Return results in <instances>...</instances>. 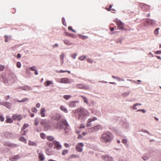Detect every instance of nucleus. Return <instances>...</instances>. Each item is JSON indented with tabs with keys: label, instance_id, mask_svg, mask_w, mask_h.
<instances>
[{
	"label": "nucleus",
	"instance_id": "c85d7f7f",
	"mask_svg": "<svg viewBox=\"0 0 161 161\" xmlns=\"http://www.w3.org/2000/svg\"><path fill=\"white\" fill-rule=\"evenodd\" d=\"M53 84V81L47 80L44 82V85L45 86H49L50 85H51V84Z\"/></svg>",
	"mask_w": 161,
	"mask_h": 161
},
{
	"label": "nucleus",
	"instance_id": "ea45409f",
	"mask_svg": "<svg viewBox=\"0 0 161 161\" xmlns=\"http://www.w3.org/2000/svg\"><path fill=\"white\" fill-rule=\"evenodd\" d=\"M19 140L22 142H24L25 143H26V139L23 137H21L19 138Z\"/></svg>",
	"mask_w": 161,
	"mask_h": 161
},
{
	"label": "nucleus",
	"instance_id": "dca6fc26",
	"mask_svg": "<svg viewBox=\"0 0 161 161\" xmlns=\"http://www.w3.org/2000/svg\"><path fill=\"white\" fill-rule=\"evenodd\" d=\"M78 103V101H71L69 103V106L71 108H74L76 106V104Z\"/></svg>",
	"mask_w": 161,
	"mask_h": 161
},
{
	"label": "nucleus",
	"instance_id": "de8ad7c7",
	"mask_svg": "<svg viewBox=\"0 0 161 161\" xmlns=\"http://www.w3.org/2000/svg\"><path fill=\"white\" fill-rule=\"evenodd\" d=\"M5 68V66L4 65L0 64V71H3Z\"/></svg>",
	"mask_w": 161,
	"mask_h": 161
},
{
	"label": "nucleus",
	"instance_id": "c9c22d12",
	"mask_svg": "<svg viewBox=\"0 0 161 161\" xmlns=\"http://www.w3.org/2000/svg\"><path fill=\"white\" fill-rule=\"evenodd\" d=\"M80 97H82L84 100V102L86 103H88V101L87 98L83 96H81Z\"/></svg>",
	"mask_w": 161,
	"mask_h": 161
},
{
	"label": "nucleus",
	"instance_id": "2f4dec72",
	"mask_svg": "<svg viewBox=\"0 0 161 161\" xmlns=\"http://www.w3.org/2000/svg\"><path fill=\"white\" fill-rule=\"evenodd\" d=\"M47 140H48L49 141H53V142L54 141V137L52 136H48L47 137Z\"/></svg>",
	"mask_w": 161,
	"mask_h": 161
},
{
	"label": "nucleus",
	"instance_id": "338daca9",
	"mask_svg": "<svg viewBox=\"0 0 161 161\" xmlns=\"http://www.w3.org/2000/svg\"><path fill=\"white\" fill-rule=\"evenodd\" d=\"M32 111L34 113H36L37 112V109L36 107H34L32 109Z\"/></svg>",
	"mask_w": 161,
	"mask_h": 161
},
{
	"label": "nucleus",
	"instance_id": "13d9d810",
	"mask_svg": "<svg viewBox=\"0 0 161 161\" xmlns=\"http://www.w3.org/2000/svg\"><path fill=\"white\" fill-rule=\"evenodd\" d=\"M45 135L43 133H42L40 134V137L42 138H43V139H44L45 137Z\"/></svg>",
	"mask_w": 161,
	"mask_h": 161
},
{
	"label": "nucleus",
	"instance_id": "6e6552de",
	"mask_svg": "<svg viewBox=\"0 0 161 161\" xmlns=\"http://www.w3.org/2000/svg\"><path fill=\"white\" fill-rule=\"evenodd\" d=\"M53 143L54 145V148L58 150H60L61 149L62 146L59 142L55 140L53 142Z\"/></svg>",
	"mask_w": 161,
	"mask_h": 161
},
{
	"label": "nucleus",
	"instance_id": "052dcab7",
	"mask_svg": "<svg viewBox=\"0 0 161 161\" xmlns=\"http://www.w3.org/2000/svg\"><path fill=\"white\" fill-rule=\"evenodd\" d=\"M122 143H124V144H126L127 143V141L126 139H123L122 140Z\"/></svg>",
	"mask_w": 161,
	"mask_h": 161
},
{
	"label": "nucleus",
	"instance_id": "72a5a7b5",
	"mask_svg": "<svg viewBox=\"0 0 161 161\" xmlns=\"http://www.w3.org/2000/svg\"><path fill=\"white\" fill-rule=\"evenodd\" d=\"M86 56L85 55H82L80 56L79 58L78 59L79 60H80L81 61H83L85 60V59L86 58Z\"/></svg>",
	"mask_w": 161,
	"mask_h": 161
},
{
	"label": "nucleus",
	"instance_id": "e2e57ef3",
	"mask_svg": "<svg viewBox=\"0 0 161 161\" xmlns=\"http://www.w3.org/2000/svg\"><path fill=\"white\" fill-rule=\"evenodd\" d=\"M112 77L114 79H117L119 81L120 79V78H119V77H117V76H112Z\"/></svg>",
	"mask_w": 161,
	"mask_h": 161
},
{
	"label": "nucleus",
	"instance_id": "3c124183",
	"mask_svg": "<svg viewBox=\"0 0 161 161\" xmlns=\"http://www.w3.org/2000/svg\"><path fill=\"white\" fill-rule=\"evenodd\" d=\"M66 35L68 36L69 37H71L72 38H75V36L74 35L72 34L66 33Z\"/></svg>",
	"mask_w": 161,
	"mask_h": 161
},
{
	"label": "nucleus",
	"instance_id": "f03ea898",
	"mask_svg": "<svg viewBox=\"0 0 161 161\" xmlns=\"http://www.w3.org/2000/svg\"><path fill=\"white\" fill-rule=\"evenodd\" d=\"M68 124L66 119H60L57 124L56 128L59 130L64 129L66 130L68 129Z\"/></svg>",
	"mask_w": 161,
	"mask_h": 161
},
{
	"label": "nucleus",
	"instance_id": "cd10ccee",
	"mask_svg": "<svg viewBox=\"0 0 161 161\" xmlns=\"http://www.w3.org/2000/svg\"><path fill=\"white\" fill-rule=\"evenodd\" d=\"M60 109L65 113H67L68 111L67 109L64 106L61 105L60 107Z\"/></svg>",
	"mask_w": 161,
	"mask_h": 161
},
{
	"label": "nucleus",
	"instance_id": "4468645a",
	"mask_svg": "<svg viewBox=\"0 0 161 161\" xmlns=\"http://www.w3.org/2000/svg\"><path fill=\"white\" fill-rule=\"evenodd\" d=\"M12 118L14 120H17L19 121L22 119V117L20 114H14Z\"/></svg>",
	"mask_w": 161,
	"mask_h": 161
},
{
	"label": "nucleus",
	"instance_id": "9d476101",
	"mask_svg": "<svg viewBox=\"0 0 161 161\" xmlns=\"http://www.w3.org/2000/svg\"><path fill=\"white\" fill-rule=\"evenodd\" d=\"M3 145L5 146H8L13 148H15L18 146L17 144H14L8 142H3Z\"/></svg>",
	"mask_w": 161,
	"mask_h": 161
},
{
	"label": "nucleus",
	"instance_id": "4be33fe9",
	"mask_svg": "<svg viewBox=\"0 0 161 161\" xmlns=\"http://www.w3.org/2000/svg\"><path fill=\"white\" fill-rule=\"evenodd\" d=\"M38 158L41 161H42L44 160L45 157L43 153H39L38 154Z\"/></svg>",
	"mask_w": 161,
	"mask_h": 161
},
{
	"label": "nucleus",
	"instance_id": "5701e85b",
	"mask_svg": "<svg viewBox=\"0 0 161 161\" xmlns=\"http://www.w3.org/2000/svg\"><path fill=\"white\" fill-rule=\"evenodd\" d=\"M69 79L67 78H61L59 82L61 83H67L69 82Z\"/></svg>",
	"mask_w": 161,
	"mask_h": 161
},
{
	"label": "nucleus",
	"instance_id": "680f3d73",
	"mask_svg": "<svg viewBox=\"0 0 161 161\" xmlns=\"http://www.w3.org/2000/svg\"><path fill=\"white\" fill-rule=\"evenodd\" d=\"M4 117L0 114V120L1 121H3L4 120Z\"/></svg>",
	"mask_w": 161,
	"mask_h": 161
},
{
	"label": "nucleus",
	"instance_id": "69168bd1",
	"mask_svg": "<svg viewBox=\"0 0 161 161\" xmlns=\"http://www.w3.org/2000/svg\"><path fill=\"white\" fill-rule=\"evenodd\" d=\"M68 29L69 30H71V31H72L73 32H75V33L76 32V31L75 30L73 29L72 27L71 26H69L68 27Z\"/></svg>",
	"mask_w": 161,
	"mask_h": 161
},
{
	"label": "nucleus",
	"instance_id": "423d86ee",
	"mask_svg": "<svg viewBox=\"0 0 161 161\" xmlns=\"http://www.w3.org/2000/svg\"><path fill=\"white\" fill-rule=\"evenodd\" d=\"M139 6L144 11L148 10L150 9V8L149 5L142 3H139Z\"/></svg>",
	"mask_w": 161,
	"mask_h": 161
},
{
	"label": "nucleus",
	"instance_id": "412c9836",
	"mask_svg": "<svg viewBox=\"0 0 161 161\" xmlns=\"http://www.w3.org/2000/svg\"><path fill=\"white\" fill-rule=\"evenodd\" d=\"M20 158V156L18 155H15L10 159L11 161H16Z\"/></svg>",
	"mask_w": 161,
	"mask_h": 161
},
{
	"label": "nucleus",
	"instance_id": "a18cd8bd",
	"mask_svg": "<svg viewBox=\"0 0 161 161\" xmlns=\"http://www.w3.org/2000/svg\"><path fill=\"white\" fill-rule=\"evenodd\" d=\"M130 93V92H125L123 93L122 95V96L124 97H125L128 96L129 95Z\"/></svg>",
	"mask_w": 161,
	"mask_h": 161
},
{
	"label": "nucleus",
	"instance_id": "09e8293b",
	"mask_svg": "<svg viewBox=\"0 0 161 161\" xmlns=\"http://www.w3.org/2000/svg\"><path fill=\"white\" fill-rule=\"evenodd\" d=\"M71 158H79V156L75 154H72L71 156Z\"/></svg>",
	"mask_w": 161,
	"mask_h": 161
},
{
	"label": "nucleus",
	"instance_id": "f3484780",
	"mask_svg": "<svg viewBox=\"0 0 161 161\" xmlns=\"http://www.w3.org/2000/svg\"><path fill=\"white\" fill-rule=\"evenodd\" d=\"M17 89H21L23 90L26 91L27 90H31V87L28 86H19L16 88Z\"/></svg>",
	"mask_w": 161,
	"mask_h": 161
},
{
	"label": "nucleus",
	"instance_id": "39448f33",
	"mask_svg": "<svg viewBox=\"0 0 161 161\" xmlns=\"http://www.w3.org/2000/svg\"><path fill=\"white\" fill-rule=\"evenodd\" d=\"M76 88L84 90H88L90 88L89 86L86 85L84 84H79L77 85L76 86Z\"/></svg>",
	"mask_w": 161,
	"mask_h": 161
},
{
	"label": "nucleus",
	"instance_id": "6e6d98bb",
	"mask_svg": "<svg viewBox=\"0 0 161 161\" xmlns=\"http://www.w3.org/2000/svg\"><path fill=\"white\" fill-rule=\"evenodd\" d=\"M62 24L64 26H66L65 19L63 17L62 18Z\"/></svg>",
	"mask_w": 161,
	"mask_h": 161
},
{
	"label": "nucleus",
	"instance_id": "b1692460",
	"mask_svg": "<svg viewBox=\"0 0 161 161\" xmlns=\"http://www.w3.org/2000/svg\"><path fill=\"white\" fill-rule=\"evenodd\" d=\"M46 154L48 155H51L53 154V151L49 148L45 150Z\"/></svg>",
	"mask_w": 161,
	"mask_h": 161
},
{
	"label": "nucleus",
	"instance_id": "9b49d317",
	"mask_svg": "<svg viewBox=\"0 0 161 161\" xmlns=\"http://www.w3.org/2000/svg\"><path fill=\"white\" fill-rule=\"evenodd\" d=\"M84 144L82 143H79L78 144L76 147L77 151L79 152H81L83 151V148Z\"/></svg>",
	"mask_w": 161,
	"mask_h": 161
},
{
	"label": "nucleus",
	"instance_id": "a211bd4d",
	"mask_svg": "<svg viewBox=\"0 0 161 161\" xmlns=\"http://www.w3.org/2000/svg\"><path fill=\"white\" fill-rule=\"evenodd\" d=\"M16 76L14 73L11 71H10L8 74V78L10 80L11 79L14 80V79L15 78Z\"/></svg>",
	"mask_w": 161,
	"mask_h": 161
},
{
	"label": "nucleus",
	"instance_id": "7c9ffc66",
	"mask_svg": "<svg viewBox=\"0 0 161 161\" xmlns=\"http://www.w3.org/2000/svg\"><path fill=\"white\" fill-rule=\"evenodd\" d=\"M2 78L3 80V82L5 84H7L8 83V81L7 78L4 76L3 75L2 76Z\"/></svg>",
	"mask_w": 161,
	"mask_h": 161
},
{
	"label": "nucleus",
	"instance_id": "0eeeda50",
	"mask_svg": "<svg viewBox=\"0 0 161 161\" xmlns=\"http://www.w3.org/2000/svg\"><path fill=\"white\" fill-rule=\"evenodd\" d=\"M101 127L100 125H97L93 127L89 128L88 131L89 132H96L98 131Z\"/></svg>",
	"mask_w": 161,
	"mask_h": 161
},
{
	"label": "nucleus",
	"instance_id": "2eb2a0df",
	"mask_svg": "<svg viewBox=\"0 0 161 161\" xmlns=\"http://www.w3.org/2000/svg\"><path fill=\"white\" fill-rule=\"evenodd\" d=\"M97 119V118L96 117H94L93 118L91 119H89L87 120V127H90L92 125L91 122L96 120Z\"/></svg>",
	"mask_w": 161,
	"mask_h": 161
},
{
	"label": "nucleus",
	"instance_id": "4d7b16f0",
	"mask_svg": "<svg viewBox=\"0 0 161 161\" xmlns=\"http://www.w3.org/2000/svg\"><path fill=\"white\" fill-rule=\"evenodd\" d=\"M68 153V151L67 150H64L62 152V154L63 155H64Z\"/></svg>",
	"mask_w": 161,
	"mask_h": 161
},
{
	"label": "nucleus",
	"instance_id": "f704fd0d",
	"mask_svg": "<svg viewBox=\"0 0 161 161\" xmlns=\"http://www.w3.org/2000/svg\"><path fill=\"white\" fill-rule=\"evenodd\" d=\"M142 105L141 103H136L134 105H133L132 106V108L134 110H136L137 109V106L139 105Z\"/></svg>",
	"mask_w": 161,
	"mask_h": 161
},
{
	"label": "nucleus",
	"instance_id": "aec40b11",
	"mask_svg": "<svg viewBox=\"0 0 161 161\" xmlns=\"http://www.w3.org/2000/svg\"><path fill=\"white\" fill-rule=\"evenodd\" d=\"M150 158V155L149 154L146 153L144 154L142 157V158L144 160H147Z\"/></svg>",
	"mask_w": 161,
	"mask_h": 161
},
{
	"label": "nucleus",
	"instance_id": "5fc2aeb1",
	"mask_svg": "<svg viewBox=\"0 0 161 161\" xmlns=\"http://www.w3.org/2000/svg\"><path fill=\"white\" fill-rule=\"evenodd\" d=\"M21 64L20 62H18L16 63V66L18 68H20L21 67Z\"/></svg>",
	"mask_w": 161,
	"mask_h": 161
},
{
	"label": "nucleus",
	"instance_id": "bf43d9fd",
	"mask_svg": "<svg viewBox=\"0 0 161 161\" xmlns=\"http://www.w3.org/2000/svg\"><path fill=\"white\" fill-rule=\"evenodd\" d=\"M36 67L35 66H33L30 68V69L32 71H35L36 70Z\"/></svg>",
	"mask_w": 161,
	"mask_h": 161
},
{
	"label": "nucleus",
	"instance_id": "0e129e2a",
	"mask_svg": "<svg viewBox=\"0 0 161 161\" xmlns=\"http://www.w3.org/2000/svg\"><path fill=\"white\" fill-rule=\"evenodd\" d=\"M26 132L25 130H23L22 129L21 131V133L22 135H25L26 134Z\"/></svg>",
	"mask_w": 161,
	"mask_h": 161
},
{
	"label": "nucleus",
	"instance_id": "bb28decb",
	"mask_svg": "<svg viewBox=\"0 0 161 161\" xmlns=\"http://www.w3.org/2000/svg\"><path fill=\"white\" fill-rule=\"evenodd\" d=\"M13 136V135L12 133L9 132H6L5 134V136L8 138L12 137Z\"/></svg>",
	"mask_w": 161,
	"mask_h": 161
},
{
	"label": "nucleus",
	"instance_id": "a878e982",
	"mask_svg": "<svg viewBox=\"0 0 161 161\" xmlns=\"http://www.w3.org/2000/svg\"><path fill=\"white\" fill-rule=\"evenodd\" d=\"M64 54L63 53H62V54L60 55V59L61 62V64H63L64 63Z\"/></svg>",
	"mask_w": 161,
	"mask_h": 161
},
{
	"label": "nucleus",
	"instance_id": "c756f323",
	"mask_svg": "<svg viewBox=\"0 0 161 161\" xmlns=\"http://www.w3.org/2000/svg\"><path fill=\"white\" fill-rule=\"evenodd\" d=\"M63 41L64 44L67 45H71L72 44V43L67 39H64Z\"/></svg>",
	"mask_w": 161,
	"mask_h": 161
},
{
	"label": "nucleus",
	"instance_id": "49530a36",
	"mask_svg": "<svg viewBox=\"0 0 161 161\" xmlns=\"http://www.w3.org/2000/svg\"><path fill=\"white\" fill-rule=\"evenodd\" d=\"M87 62L90 64H92L93 63V61L90 58H88L87 59Z\"/></svg>",
	"mask_w": 161,
	"mask_h": 161
},
{
	"label": "nucleus",
	"instance_id": "6ab92c4d",
	"mask_svg": "<svg viewBox=\"0 0 161 161\" xmlns=\"http://www.w3.org/2000/svg\"><path fill=\"white\" fill-rule=\"evenodd\" d=\"M61 116L60 115L58 114H56L54 115L52 117V119L55 120H56L58 121L60 120V118Z\"/></svg>",
	"mask_w": 161,
	"mask_h": 161
},
{
	"label": "nucleus",
	"instance_id": "4c0bfd02",
	"mask_svg": "<svg viewBox=\"0 0 161 161\" xmlns=\"http://www.w3.org/2000/svg\"><path fill=\"white\" fill-rule=\"evenodd\" d=\"M5 122L7 123H11L13 122V120L11 118H9L7 119L5 121Z\"/></svg>",
	"mask_w": 161,
	"mask_h": 161
},
{
	"label": "nucleus",
	"instance_id": "58836bf2",
	"mask_svg": "<svg viewBox=\"0 0 161 161\" xmlns=\"http://www.w3.org/2000/svg\"><path fill=\"white\" fill-rule=\"evenodd\" d=\"M71 97V96L70 95H65L63 97L66 100H68Z\"/></svg>",
	"mask_w": 161,
	"mask_h": 161
},
{
	"label": "nucleus",
	"instance_id": "473e14b6",
	"mask_svg": "<svg viewBox=\"0 0 161 161\" xmlns=\"http://www.w3.org/2000/svg\"><path fill=\"white\" fill-rule=\"evenodd\" d=\"M28 144L29 146H36L37 144L35 142H32L31 141H29Z\"/></svg>",
	"mask_w": 161,
	"mask_h": 161
},
{
	"label": "nucleus",
	"instance_id": "864d4df0",
	"mask_svg": "<svg viewBox=\"0 0 161 161\" xmlns=\"http://www.w3.org/2000/svg\"><path fill=\"white\" fill-rule=\"evenodd\" d=\"M28 126V124H25L24 125L22 129H23V130H24L26 128H27Z\"/></svg>",
	"mask_w": 161,
	"mask_h": 161
},
{
	"label": "nucleus",
	"instance_id": "e433bc0d",
	"mask_svg": "<svg viewBox=\"0 0 161 161\" xmlns=\"http://www.w3.org/2000/svg\"><path fill=\"white\" fill-rule=\"evenodd\" d=\"M11 37V36H8L7 35H5L4 36L5 42H8V40Z\"/></svg>",
	"mask_w": 161,
	"mask_h": 161
},
{
	"label": "nucleus",
	"instance_id": "8fccbe9b",
	"mask_svg": "<svg viewBox=\"0 0 161 161\" xmlns=\"http://www.w3.org/2000/svg\"><path fill=\"white\" fill-rule=\"evenodd\" d=\"M47 145L49 146V147L50 148H52L53 146V143L51 142H47Z\"/></svg>",
	"mask_w": 161,
	"mask_h": 161
},
{
	"label": "nucleus",
	"instance_id": "f8f14e48",
	"mask_svg": "<svg viewBox=\"0 0 161 161\" xmlns=\"http://www.w3.org/2000/svg\"><path fill=\"white\" fill-rule=\"evenodd\" d=\"M101 158L106 161H113V158L109 155H106L101 156Z\"/></svg>",
	"mask_w": 161,
	"mask_h": 161
},
{
	"label": "nucleus",
	"instance_id": "f257e3e1",
	"mask_svg": "<svg viewBox=\"0 0 161 161\" xmlns=\"http://www.w3.org/2000/svg\"><path fill=\"white\" fill-rule=\"evenodd\" d=\"M72 113L75 114H78L79 119L82 121H84L90 114V113L86 109L82 108L74 110Z\"/></svg>",
	"mask_w": 161,
	"mask_h": 161
},
{
	"label": "nucleus",
	"instance_id": "1a4fd4ad",
	"mask_svg": "<svg viewBox=\"0 0 161 161\" xmlns=\"http://www.w3.org/2000/svg\"><path fill=\"white\" fill-rule=\"evenodd\" d=\"M144 22L145 25L147 26L149 25H153L155 23V21L153 20L147 19L144 20Z\"/></svg>",
	"mask_w": 161,
	"mask_h": 161
},
{
	"label": "nucleus",
	"instance_id": "393cba45",
	"mask_svg": "<svg viewBox=\"0 0 161 161\" xmlns=\"http://www.w3.org/2000/svg\"><path fill=\"white\" fill-rule=\"evenodd\" d=\"M45 109L44 108H42L41 109L40 114L42 117H44L45 116Z\"/></svg>",
	"mask_w": 161,
	"mask_h": 161
},
{
	"label": "nucleus",
	"instance_id": "c03bdc74",
	"mask_svg": "<svg viewBox=\"0 0 161 161\" xmlns=\"http://www.w3.org/2000/svg\"><path fill=\"white\" fill-rule=\"evenodd\" d=\"M77 56V54L76 53H73L71 55V57L73 59H75Z\"/></svg>",
	"mask_w": 161,
	"mask_h": 161
},
{
	"label": "nucleus",
	"instance_id": "7ed1b4c3",
	"mask_svg": "<svg viewBox=\"0 0 161 161\" xmlns=\"http://www.w3.org/2000/svg\"><path fill=\"white\" fill-rule=\"evenodd\" d=\"M113 139L111 133L107 132L103 134L101 137V141L105 143L110 142Z\"/></svg>",
	"mask_w": 161,
	"mask_h": 161
},
{
	"label": "nucleus",
	"instance_id": "79ce46f5",
	"mask_svg": "<svg viewBox=\"0 0 161 161\" xmlns=\"http://www.w3.org/2000/svg\"><path fill=\"white\" fill-rule=\"evenodd\" d=\"M79 36L82 39H86L88 38V36H83L81 34H79Z\"/></svg>",
	"mask_w": 161,
	"mask_h": 161
},
{
	"label": "nucleus",
	"instance_id": "ddd939ff",
	"mask_svg": "<svg viewBox=\"0 0 161 161\" xmlns=\"http://www.w3.org/2000/svg\"><path fill=\"white\" fill-rule=\"evenodd\" d=\"M0 105H3L9 109L11 108L12 106L11 103L5 102H0Z\"/></svg>",
	"mask_w": 161,
	"mask_h": 161
},
{
	"label": "nucleus",
	"instance_id": "20e7f679",
	"mask_svg": "<svg viewBox=\"0 0 161 161\" xmlns=\"http://www.w3.org/2000/svg\"><path fill=\"white\" fill-rule=\"evenodd\" d=\"M114 21L116 23L119 28L118 29L122 30H124L125 29L124 27V24L120 20H118L117 19H116Z\"/></svg>",
	"mask_w": 161,
	"mask_h": 161
},
{
	"label": "nucleus",
	"instance_id": "37998d69",
	"mask_svg": "<svg viewBox=\"0 0 161 161\" xmlns=\"http://www.w3.org/2000/svg\"><path fill=\"white\" fill-rule=\"evenodd\" d=\"M38 119H39L38 118H36L35 119V120L34 123H35V125L36 126H37V125H38L39 124Z\"/></svg>",
	"mask_w": 161,
	"mask_h": 161
},
{
	"label": "nucleus",
	"instance_id": "774afa93",
	"mask_svg": "<svg viewBox=\"0 0 161 161\" xmlns=\"http://www.w3.org/2000/svg\"><path fill=\"white\" fill-rule=\"evenodd\" d=\"M58 47V43H55L53 46V48H57Z\"/></svg>",
	"mask_w": 161,
	"mask_h": 161
},
{
	"label": "nucleus",
	"instance_id": "a19ab883",
	"mask_svg": "<svg viewBox=\"0 0 161 161\" xmlns=\"http://www.w3.org/2000/svg\"><path fill=\"white\" fill-rule=\"evenodd\" d=\"M124 38L123 37H120L119 39L116 40V42L117 43H122V41L124 39Z\"/></svg>",
	"mask_w": 161,
	"mask_h": 161
},
{
	"label": "nucleus",
	"instance_id": "603ef678",
	"mask_svg": "<svg viewBox=\"0 0 161 161\" xmlns=\"http://www.w3.org/2000/svg\"><path fill=\"white\" fill-rule=\"evenodd\" d=\"M142 131L144 133H147L149 135H150L151 136H152V135L150 134L149 132L147 130H142Z\"/></svg>",
	"mask_w": 161,
	"mask_h": 161
}]
</instances>
